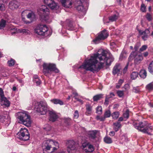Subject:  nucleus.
I'll list each match as a JSON object with an SVG mask.
<instances>
[{
	"label": "nucleus",
	"instance_id": "nucleus-52",
	"mask_svg": "<svg viewBox=\"0 0 153 153\" xmlns=\"http://www.w3.org/2000/svg\"><path fill=\"white\" fill-rule=\"evenodd\" d=\"M133 91L134 92L137 93L140 91V90L138 87H134L133 88Z\"/></svg>",
	"mask_w": 153,
	"mask_h": 153
},
{
	"label": "nucleus",
	"instance_id": "nucleus-62",
	"mask_svg": "<svg viewBox=\"0 0 153 153\" xmlns=\"http://www.w3.org/2000/svg\"><path fill=\"white\" fill-rule=\"evenodd\" d=\"M115 134V132L114 131H111L109 134V135L111 136H114Z\"/></svg>",
	"mask_w": 153,
	"mask_h": 153
},
{
	"label": "nucleus",
	"instance_id": "nucleus-59",
	"mask_svg": "<svg viewBox=\"0 0 153 153\" xmlns=\"http://www.w3.org/2000/svg\"><path fill=\"white\" fill-rule=\"evenodd\" d=\"M5 10L4 5L3 4H0V10L3 11Z\"/></svg>",
	"mask_w": 153,
	"mask_h": 153
},
{
	"label": "nucleus",
	"instance_id": "nucleus-55",
	"mask_svg": "<svg viewBox=\"0 0 153 153\" xmlns=\"http://www.w3.org/2000/svg\"><path fill=\"white\" fill-rule=\"evenodd\" d=\"M74 118L75 119H77L79 117V113L78 111L76 110L74 114Z\"/></svg>",
	"mask_w": 153,
	"mask_h": 153
},
{
	"label": "nucleus",
	"instance_id": "nucleus-57",
	"mask_svg": "<svg viewBox=\"0 0 153 153\" xmlns=\"http://www.w3.org/2000/svg\"><path fill=\"white\" fill-rule=\"evenodd\" d=\"M140 10L143 12H145L146 11V7L143 4H142L141 6Z\"/></svg>",
	"mask_w": 153,
	"mask_h": 153
},
{
	"label": "nucleus",
	"instance_id": "nucleus-11",
	"mask_svg": "<svg viewBox=\"0 0 153 153\" xmlns=\"http://www.w3.org/2000/svg\"><path fill=\"white\" fill-rule=\"evenodd\" d=\"M74 4L75 8L79 13L85 11L84 5L82 3H80V1H77L75 0Z\"/></svg>",
	"mask_w": 153,
	"mask_h": 153
},
{
	"label": "nucleus",
	"instance_id": "nucleus-17",
	"mask_svg": "<svg viewBox=\"0 0 153 153\" xmlns=\"http://www.w3.org/2000/svg\"><path fill=\"white\" fill-rule=\"evenodd\" d=\"M115 96V94L113 92H111L109 95H106L104 104L107 105L109 104V101L113 99Z\"/></svg>",
	"mask_w": 153,
	"mask_h": 153
},
{
	"label": "nucleus",
	"instance_id": "nucleus-6",
	"mask_svg": "<svg viewBox=\"0 0 153 153\" xmlns=\"http://www.w3.org/2000/svg\"><path fill=\"white\" fill-rule=\"evenodd\" d=\"M37 11L38 14L43 20L50 22V21H48L49 9L46 6H41L38 9Z\"/></svg>",
	"mask_w": 153,
	"mask_h": 153
},
{
	"label": "nucleus",
	"instance_id": "nucleus-16",
	"mask_svg": "<svg viewBox=\"0 0 153 153\" xmlns=\"http://www.w3.org/2000/svg\"><path fill=\"white\" fill-rule=\"evenodd\" d=\"M68 151L69 153H70L71 150H74L76 149L75 143L73 140H70L68 142Z\"/></svg>",
	"mask_w": 153,
	"mask_h": 153
},
{
	"label": "nucleus",
	"instance_id": "nucleus-5",
	"mask_svg": "<svg viewBox=\"0 0 153 153\" xmlns=\"http://www.w3.org/2000/svg\"><path fill=\"white\" fill-rule=\"evenodd\" d=\"M43 73L46 76H47L48 74H51L53 71L55 73H58L59 72L56 65L53 64L44 63L43 65Z\"/></svg>",
	"mask_w": 153,
	"mask_h": 153
},
{
	"label": "nucleus",
	"instance_id": "nucleus-26",
	"mask_svg": "<svg viewBox=\"0 0 153 153\" xmlns=\"http://www.w3.org/2000/svg\"><path fill=\"white\" fill-rule=\"evenodd\" d=\"M1 100L2 102H3V104L7 107H8L10 106V101L4 97L2 98Z\"/></svg>",
	"mask_w": 153,
	"mask_h": 153
},
{
	"label": "nucleus",
	"instance_id": "nucleus-2",
	"mask_svg": "<svg viewBox=\"0 0 153 153\" xmlns=\"http://www.w3.org/2000/svg\"><path fill=\"white\" fill-rule=\"evenodd\" d=\"M133 125L139 131L148 135H152L151 133L153 130V126L147 122H134Z\"/></svg>",
	"mask_w": 153,
	"mask_h": 153
},
{
	"label": "nucleus",
	"instance_id": "nucleus-49",
	"mask_svg": "<svg viewBox=\"0 0 153 153\" xmlns=\"http://www.w3.org/2000/svg\"><path fill=\"white\" fill-rule=\"evenodd\" d=\"M147 48V46L146 45H143L142 47L140 49V52H142L144 51H145Z\"/></svg>",
	"mask_w": 153,
	"mask_h": 153
},
{
	"label": "nucleus",
	"instance_id": "nucleus-20",
	"mask_svg": "<svg viewBox=\"0 0 153 153\" xmlns=\"http://www.w3.org/2000/svg\"><path fill=\"white\" fill-rule=\"evenodd\" d=\"M121 69V67L120 65L119 64H117L113 68V74L114 75L119 72Z\"/></svg>",
	"mask_w": 153,
	"mask_h": 153
},
{
	"label": "nucleus",
	"instance_id": "nucleus-58",
	"mask_svg": "<svg viewBox=\"0 0 153 153\" xmlns=\"http://www.w3.org/2000/svg\"><path fill=\"white\" fill-rule=\"evenodd\" d=\"M33 81L34 82L36 83L37 85H39L41 82V81L39 79H33Z\"/></svg>",
	"mask_w": 153,
	"mask_h": 153
},
{
	"label": "nucleus",
	"instance_id": "nucleus-40",
	"mask_svg": "<svg viewBox=\"0 0 153 153\" xmlns=\"http://www.w3.org/2000/svg\"><path fill=\"white\" fill-rule=\"evenodd\" d=\"M111 115V112L109 110L106 111L104 114V116L105 118L109 117Z\"/></svg>",
	"mask_w": 153,
	"mask_h": 153
},
{
	"label": "nucleus",
	"instance_id": "nucleus-12",
	"mask_svg": "<svg viewBox=\"0 0 153 153\" xmlns=\"http://www.w3.org/2000/svg\"><path fill=\"white\" fill-rule=\"evenodd\" d=\"M52 146L51 140H48L43 142L42 144V147L44 151H47L50 150Z\"/></svg>",
	"mask_w": 153,
	"mask_h": 153
},
{
	"label": "nucleus",
	"instance_id": "nucleus-43",
	"mask_svg": "<svg viewBox=\"0 0 153 153\" xmlns=\"http://www.w3.org/2000/svg\"><path fill=\"white\" fill-rule=\"evenodd\" d=\"M124 80L123 79H120L118 83H117V85H116V88H119L120 86H121Z\"/></svg>",
	"mask_w": 153,
	"mask_h": 153
},
{
	"label": "nucleus",
	"instance_id": "nucleus-27",
	"mask_svg": "<svg viewBox=\"0 0 153 153\" xmlns=\"http://www.w3.org/2000/svg\"><path fill=\"white\" fill-rule=\"evenodd\" d=\"M140 76L142 78L144 79L147 76L146 71L144 69L141 70L139 73Z\"/></svg>",
	"mask_w": 153,
	"mask_h": 153
},
{
	"label": "nucleus",
	"instance_id": "nucleus-7",
	"mask_svg": "<svg viewBox=\"0 0 153 153\" xmlns=\"http://www.w3.org/2000/svg\"><path fill=\"white\" fill-rule=\"evenodd\" d=\"M18 137L21 140L26 141L29 140L30 134L26 128H21L17 134Z\"/></svg>",
	"mask_w": 153,
	"mask_h": 153
},
{
	"label": "nucleus",
	"instance_id": "nucleus-22",
	"mask_svg": "<svg viewBox=\"0 0 153 153\" xmlns=\"http://www.w3.org/2000/svg\"><path fill=\"white\" fill-rule=\"evenodd\" d=\"M51 102L54 104H59L60 105H64L63 102L61 100L57 99H53L50 100Z\"/></svg>",
	"mask_w": 153,
	"mask_h": 153
},
{
	"label": "nucleus",
	"instance_id": "nucleus-44",
	"mask_svg": "<svg viewBox=\"0 0 153 153\" xmlns=\"http://www.w3.org/2000/svg\"><path fill=\"white\" fill-rule=\"evenodd\" d=\"M6 22L3 20L2 19L0 22V27L1 29L2 28L4 27L5 25Z\"/></svg>",
	"mask_w": 153,
	"mask_h": 153
},
{
	"label": "nucleus",
	"instance_id": "nucleus-34",
	"mask_svg": "<svg viewBox=\"0 0 153 153\" xmlns=\"http://www.w3.org/2000/svg\"><path fill=\"white\" fill-rule=\"evenodd\" d=\"M148 68L149 71L153 74V61H152L149 63Z\"/></svg>",
	"mask_w": 153,
	"mask_h": 153
},
{
	"label": "nucleus",
	"instance_id": "nucleus-41",
	"mask_svg": "<svg viewBox=\"0 0 153 153\" xmlns=\"http://www.w3.org/2000/svg\"><path fill=\"white\" fill-rule=\"evenodd\" d=\"M102 109L101 106H98L96 108V113L100 114L102 113Z\"/></svg>",
	"mask_w": 153,
	"mask_h": 153
},
{
	"label": "nucleus",
	"instance_id": "nucleus-13",
	"mask_svg": "<svg viewBox=\"0 0 153 153\" xmlns=\"http://www.w3.org/2000/svg\"><path fill=\"white\" fill-rule=\"evenodd\" d=\"M138 31L140 35L142 36V39L144 41L146 40L149 36V30L148 29H146L144 31L139 30Z\"/></svg>",
	"mask_w": 153,
	"mask_h": 153
},
{
	"label": "nucleus",
	"instance_id": "nucleus-19",
	"mask_svg": "<svg viewBox=\"0 0 153 153\" xmlns=\"http://www.w3.org/2000/svg\"><path fill=\"white\" fill-rule=\"evenodd\" d=\"M66 28L69 30H73L74 29L75 25L73 22L69 20H67L65 23Z\"/></svg>",
	"mask_w": 153,
	"mask_h": 153
},
{
	"label": "nucleus",
	"instance_id": "nucleus-33",
	"mask_svg": "<svg viewBox=\"0 0 153 153\" xmlns=\"http://www.w3.org/2000/svg\"><path fill=\"white\" fill-rule=\"evenodd\" d=\"M143 59V56L141 55H138L136 56L135 59V61L137 62H139Z\"/></svg>",
	"mask_w": 153,
	"mask_h": 153
},
{
	"label": "nucleus",
	"instance_id": "nucleus-23",
	"mask_svg": "<svg viewBox=\"0 0 153 153\" xmlns=\"http://www.w3.org/2000/svg\"><path fill=\"white\" fill-rule=\"evenodd\" d=\"M92 106L89 104H87L86 105V114L87 115L90 114L92 113Z\"/></svg>",
	"mask_w": 153,
	"mask_h": 153
},
{
	"label": "nucleus",
	"instance_id": "nucleus-46",
	"mask_svg": "<svg viewBox=\"0 0 153 153\" xmlns=\"http://www.w3.org/2000/svg\"><path fill=\"white\" fill-rule=\"evenodd\" d=\"M123 116L124 118L128 119L129 116V111L127 110L126 112L123 114Z\"/></svg>",
	"mask_w": 153,
	"mask_h": 153
},
{
	"label": "nucleus",
	"instance_id": "nucleus-4",
	"mask_svg": "<svg viewBox=\"0 0 153 153\" xmlns=\"http://www.w3.org/2000/svg\"><path fill=\"white\" fill-rule=\"evenodd\" d=\"M35 109L41 115L46 114L48 109L47 102L45 101L36 102L35 106Z\"/></svg>",
	"mask_w": 153,
	"mask_h": 153
},
{
	"label": "nucleus",
	"instance_id": "nucleus-24",
	"mask_svg": "<svg viewBox=\"0 0 153 153\" xmlns=\"http://www.w3.org/2000/svg\"><path fill=\"white\" fill-rule=\"evenodd\" d=\"M113 125L114 130L116 132L118 131L121 127V125L118 121L114 123Z\"/></svg>",
	"mask_w": 153,
	"mask_h": 153
},
{
	"label": "nucleus",
	"instance_id": "nucleus-3",
	"mask_svg": "<svg viewBox=\"0 0 153 153\" xmlns=\"http://www.w3.org/2000/svg\"><path fill=\"white\" fill-rule=\"evenodd\" d=\"M17 118L19 119L20 123L27 126H30L31 123L30 116L26 112H19L16 114Z\"/></svg>",
	"mask_w": 153,
	"mask_h": 153
},
{
	"label": "nucleus",
	"instance_id": "nucleus-28",
	"mask_svg": "<svg viewBox=\"0 0 153 153\" xmlns=\"http://www.w3.org/2000/svg\"><path fill=\"white\" fill-rule=\"evenodd\" d=\"M138 76V74L137 72L134 71L131 73L130 76L131 79L132 80L135 79Z\"/></svg>",
	"mask_w": 153,
	"mask_h": 153
},
{
	"label": "nucleus",
	"instance_id": "nucleus-18",
	"mask_svg": "<svg viewBox=\"0 0 153 153\" xmlns=\"http://www.w3.org/2000/svg\"><path fill=\"white\" fill-rule=\"evenodd\" d=\"M62 5L67 8L71 7L73 3L72 0H60Z\"/></svg>",
	"mask_w": 153,
	"mask_h": 153
},
{
	"label": "nucleus",
	"instance_id": "nucleus-29",
	"mask_svg": "<svg viewBox=\"0 0 153 153\" xmlns=\"http://www.w3.org/2000/svg\"><path fill=\"white\" fill-rule=\"evenodd\" d=\"M146 88L149 91H152L153 90V82H151L147 84L146 87Z\"/></svg>",
	"mask_w": 153,
	"mask_h": 153
},
{
	"label": "nucleus",
	"instance_id": "nucleus-25",
	"mask_svg": "<svg viewBox=\"0 0 153 153\" xmlns=\"http://www.w3.org/2000/svg\"><path fill=\"white\" fill-rule=\"evenodd\" d=\"M49 7L52 10H56L59 7V6L57 3H55L53 1L52 3Z\"/></svg>",
	"mask_w": 153,
	"mask_h": 153
},
{
	"label": "nucleus",
	"instance_id": "nucleus-30",
	"mask_svg": "<svg viewBox=\"0 0 153 153\" xmlns=\"http://www.w3.org/2000/svg\"><path fill=\"white\" fill-rule=\"evenodd\" d=\"M18 30L19 33H22L25 34H28L30 33V31L27 29H19Z\"/></svg>",
	"mask_w": 153,
	"mask_h": 153
},
{
	"label": "nucleus",
	"instance_id": "nucleus-36",
	"mask_svg": "<svg viewBox=\"0 0 153 153\" xmlns=\"http://www.w3.org/2000/svg\"><path fill=\"white\" fill-rule=\"evenodd\" d=\"M105 142L109 144L112 143V140L111 138L108 137H105L104 138Z\"/></svg>",
	"mask_w": 153,
	"mask_h": 153
},
{
	"label": "nucleus",
	"instance_id": "nucleus-63",
	"mask_svg": "<svg viewBox=\"0 0 153 153\" xmlns=\"http://www.w3.org/2000/svg\"><path fill=\"white\" fill-rule=\"evenodd\" d=\"M105 118L104 116H103L100 117V121H104L105 119Z\"/></svg>",
	"mask_w": 153,
	"mask_h": 153
},
{
	"label": "nucleus",
	"instance_id": "nucleus-60",
	"mask_svg": "<svg viewBox=\"0 0 153 153\" xmlns=\"http://www.w3.org/2000/svg\"><path fill=\"white\" fill-rule=\"evenodd\" d=\"M126 91L128 90L130 88L129 85L128 84H125L123 87Z\"/></svg>",
	"mask_w": 153,
	"mask_h": 153
},
{
	"label": "nucleus",
	"instance_id": "nucleus-1",
	"mask_svg": "<svg viewBox=\"0 0 153 153\" xmlns=\"http://www.w3.org/2000/svg\"><path fill=\"white\" fill-rule=\"evenodd\" d=\"M107 55L104 51L100 54L97 53L91 56L90 59L85 60L78 68L89 71L93 73L98 72L103 68L105 63L106 65H109L113 61V58L111 57L108 58L107 57Z\"/></svg>",
	"mask_w": 153,
	"mask_h": 153
},
{
	"label": "nucleus",
	"instance_id": "nucleus-38",
	"mask_svg": "<svg viewBox=\"0 0 153 153\" xmlns=\"http://www.w3.org/2000/svg\"><path fill=\"white\" fill-rule=\"evenodd\" d=\"M88 148L87 151L89 152H93L94 150V149L93 146L91 145H88L87 146Z\"/></svg>",
	"mask_w": 153,
	"mask_h": 153
},
{
	"label": "nucleus",
	"instance_id": "nucleus-54",
	"mask_svg": "<svg viewBox=\"0 0 153 153\" xmlns=\"http://www.w3.org/2000/svg\"><path fill=\"white\" fill-rule=\"evenodd\" d=\"M51 140L52 145H53L54 146H55L56 147H57L58 148L59 147V143L57 142L54 141L52 140Z\"/></svg>",
	"mask_w": 153,
	"mask_h": 153
},
{
	"label": "nucleus",
	"instance_id": "nucleus-15",
	"mask_svg": "<svg viewBox=\"0 0 153 153\" xmlns=\"http://www.w3.org/2000/svg\"><path fill=\"white\" fill-rule=\"evenodd\" d=\"M49 120L53 122L56 121L58 118V116L53 110L49 111Z\"/></svg>",
	"mask_w": 153,
	"mask_h": 153
},
{
	"label": "nucleus",
	"instance_id": "nucleus-51",
	"mask_svg": "<svg viewBox=\"0 0 153 153\" xmlns=\"http://www.w3.org/2000/svg\"><path fill=\"white\" fill-rule=\"evenodd\" d=\"M6 120V119L5 116L3 115L0 116V121L2 123H4Z\"/></svg>",
	"mask_w": 153,
	"mask_h": 153
},
{
	"label": "nucleus",
	"instance_id": "nucleus-21",
	"mask_svg": "<svg viewBox=\"0 0 153 153\" xmlns=\"http://www.w3.org/2000/svg\"><path fill=\"white\" fill-rule=\"evenodd\" d=\"M119 14L118 13H116L113 15L109 17V20L111 22H114L118 18Z\"/></svg>",
	"mask_w": 153,
	"mask_h": 153
},
{
	"label": "nucleus",
	"instance_id": "nucleus-53",
	"mask_svg": "<svg viewBox=\"0 0 153 153\" xmlns=\"http://www.w3.org/2000/svg\"><path fill=\"white\" fill-rule=\"evenodd\" d=\"M4 97V92L2 88H0V100Z\"/></svg>",
	"mask_w": 153,
	"mask_h": 153
},
{
	"label": "nucleus",
	"instance_id": "nucleus-42",
	"mask_svg": "<svg viewBox=\"0 0 153 153\" xmlns=\"http://www.w3.org/2000/svg\"><path fill=\"white\" fill-rule=\"evenodd\" d=\"M15 63V61L14 60L11 59L10 60L8 61V65L9 66H12L14 65Z\"/></svg>",
	"mask_w": 153,
	"mask_h": 153
},
{
	"label": "nucleus",
	"instance_id": "nucleus-56",
	"mask_svg": "<svg viewBox=\"0 0 153 153\" xmlns=\"http://www.w3.org/2000/svg\"><path fill=\"white\" fill-rule=\"evenodd\" d=\"M146 18L149 21L152 20V16L149 13H147L146 16Z\"/></svg>",
	"mask_w": 153,
	"mask_h": 153
},
{
	"label": "nucleus",
	"instance_id": "nucleus-9",
	"mask_svg": "<svg viewBox=\"0 0 153 153\" xmlns=\"http://www.w3.org/2000/svg\"><path fill=\"white\" fill-rule=\"evenodd\" d=\"M108 36V33L106 30L105 29L99 33L97 36L94 40V41L96 42L100 40H104Z\"/></svg>",
	"mask_w": 153,
	"mask_h": 153
},
{
	"label": "nucleus",
	"instance_id": "nucleus-8",
	"mask_svg": "<svg viewBox=\"0 0 153 153\" xmlns=\"http://www.w3.org/2000/svg\"><path fill=\"white\" fill-rule=\"evenodd\" d=\"M48 30V28L45 25L39 24L34 29L35 32L40 35H45Z\"/></svg>",
	"mask_w": 153,
	"mask_h": 153
},
{
	"label": "nucleus",
	"instance_id": "nucleus-37",
	"mask_svg": "<svg viewBox=\"0 0 153 153\" xmlns=\"http://www.w3.org/2000/svg\"><path fill=\"white\" fill-rule=\"evenodd\" d=\"M27 11L26 10H24V11H23L22 13V14H21V15H22V17H23V16H24L25 15V14H26L27 13H26V12H27ZM25 18L22 17V20L23 21L25 22L26 24H30V22H27V21H25Z\"/></svg>",
	"mask_w": 153,
	"mask_h": 153
},
{
	"label": "nucleus",
	"instance_id": "nucleus-14",
	"mask_svg": "<svg viewBox=\"0 0 153 153\" xmlns=\"http://www.w3.org/2000/svg\"><path fill=\"white\" fill-rule=\"evenodd\" d=\"M20 3L16 0H13L11 1L9 4V8L12 10H15L17 9Z\"/></svg>",
	"mask_w": 153,
	"mask_h": 153
},
{
	"label": "nucleus",
	"instance_id": "nucleus-35",
	"mask_svg": "<svg viewBox=\"0 0 153 153\" xmlns=\"http://www.w3.org/2000/svg\"><path fill=\"white\" fill-rule=\"evenodd\" d=\"M19 29H17L16 27H12L10 29V32L12 35L18 33H19L18 30Z\"/></svg>",
	"mask_w": 153,
	"mask_h": 153
},
{
	"label": "nucleus",
	"instance_id": "nucleus-39",
	"mask_svg": "<svg viewBox=\"0 0 153 153\" xmlns=\"http://www.w3.org/2000/svg\"><path fill=\"white\" fill-rule=\"evenodd\" d=\"M27 17L28 19H32L35 17V15L32 12L29 13L27 15Z\"/></svg>",
	"mask_w": 153,
	"mask_h": 153
},
{
	"label": "nucleus",
	"instance_id": "nucleus-47",
	"mask_svg": "<svg viewBox=\"0 0 153 153\" xmlns=\"http://www.w3.org/2000/svg\"><path fill=\"white\" fill-rule=\"evenodd\" d=\"M71 119L69 118H65L64 119V122L68 125H69Z\"/></svg>",
	"mask_w": 153,
	"mask_h": 153
},
{
	"label": "nucleus",
	"instance_id": "nucleus-32",
	"mask_svg": "<svg viewBox=\"0 0 153 153\" xmlns=\"http://www.w3.org/2000/svg\"><path fill=\"white\" fill-rule=\"evenodd\" d=\"M120 115L119 112L118 111H115L113 113L111 114L112 118L114 119H117L118 118Z\"/></svg>",
	"mask_w": 153,
	"mask_h": 153
},
{
	"label": "nucleus",
	"instance_id": "nucleus-48",
	"mask_svg": "<svg viewBox=\"0 0 153 153\" xmlns=\"http://www.w3.org/2000/svg\"><path fill=\"white\" fill-rule=\"evenodd\" d=\"M117 94L118 96L120 97H122L124 95L123 91H117Z\"/></svg>",
	"mask_w": 153,
	"mask_h": 153
},
{
	"label": "nucleus",
	"instance_id": "nucleus-31",
	"mask_svg": "<svg viewBox=\"0 0 153 153\" xmlns=\"http://www.w3.org/2000/svg\"><path fill=\"white\" fill-rule=\"evenodd\" d=\"M103 95L101 94H97L94 96L93 98V100L94 101H96L102 97Z\"/></svg>",
	"mask_w": 153,
	"mask_h": 153
},
{
	"label": "nucleus",
	"instance_id": "nucleus-61",
	"mask_svg": "<svg viewBox=\"0 0 153 153\" xmlns=\"http://www.w3.org/2000/svg\"><path fill=\"white\" fill-rule=\"evenodd\" d=\"M128 64H127V65H126V66L124 68L123 70V73L124 74H125L126 71H127L128 68Z\"/></svg>",
	"mask_w": 153,
	"mask_h": 153
},
{
	"label": "nucleus",
	"instance_id": "nucleus-45",
	"mask_svg": "<svg viewBox=\"0 0 153 153\" xmlns=\"http://www.w3.org/2000/svg\"><path fill=\"white\" fill-rule=\"evenodd\" d=\"M53 1V0H44V3L47 4L49 7Z\"/></svg>",
	"mask_w": 153,
	"mask_h": 153
},
{
	"label": "nucleus",
	"instance_id": "nucleus-10",
	"mask_svg": "<svg viewBox=\"0 0 153 153\" xmlns=\"http://www.w3.org/2000/svg\"><path fill=\"white\" fill-rule=\"evenodd\" d=\"M97 132V131L94 130L89 131L88 133V137L89 140L93 143H96L98 140L96 135Z\"/></svg>",
	"mask_w": 153,
	"mask_h": 153
},
{
	"label": "nucleus",
	"instance_id": "nucleus-50",
	"mask_svg": "<svg viewBox=\"0 0 153 153\" xmlns=\"http://www.w3.org/2000/svg\"><path fill=\"white\" fill-rule=\"evenodd\" d=\"M126 53L124 52H122L121 53L119 57L120 60H122L123 58H125L126 57Z\"/></svg>",
	"mask_w": 153,
	"mask_h": 153
},
{
	"label": "nucleus",
	"instance_id": "nucleus-64",
	"mask_svg": "<svg viewBox=\"0 0 153 153\" xmlns=\"http://www.w3.org/2000/svg\"><path fill=\"white\" fill-rule=\"evenodd\" d=\"M143 55L144 57H146L148 55V52H145L143 53Z\"/></svg>",
	"mask_w": 153,
	"mask_h": 153
}]
</instances>
